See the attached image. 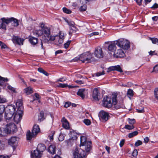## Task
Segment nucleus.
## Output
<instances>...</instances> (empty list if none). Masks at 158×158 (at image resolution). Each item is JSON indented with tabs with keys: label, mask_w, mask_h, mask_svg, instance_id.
<instances>
[{
	"label": "nucleus",
	"mask_w": 158,
	"mask_h": 158,
	"mask_svg": "<svg viewBox=\"0 0 158 158\" xmlns=\"http://www.w3.org/2000/svg\"><path fill=\"white\" fill-rule=\"evenodd\" d=\"M43 35L40 44L42 49H44L43 43L49 44L50 42L55 40V37L51 34V29L49 27H44L42 29Z\"/></svg>",
	"instance_id": "nucleus-1"
},
{
	"label": "nucleus",
	"mask_w": 158,
	"mask_h": 158,
	"mask_svg": "<svg viewBox=\"0 0 158 158\" xmlns=\"http://www.w3.org/2000/svg\"><path fill=\"white\" fill-rule=\"evenodd\" d=\"M93 54L89 52H86L81 54L80 56V60L83 63H91L94 61Z\"/></svg>",
	"instance_id": "nucleus-2"
},
{
	"label": "nucleus",
	"mask_w": 158,
	"mask_h": 158,
	"mask_svg": "<svg viewBox=\"0 0 158 158\" xmlns=\"http://www.w3.org/2000/svg\"><path fill=\"white\" fill-rule=\"evenodd\" d=\"M40 131L39 125H35L32 130L31 133L30 131H27V140H30L33 138L35 137L38 133Z\"/></svg>",
	"instance_id": "nucleus-3"
},
{
	"label": "nucleus",
	"mask_w": 158,
	"mask_h": 158,
	"mask_svg": "<svg viewBox=\"0 0 158 158\" xmlns=\"http://www.w3.org/2000/svg\"><path fill=\"white\" fill-rule=\"evenodd\" d=\"M116 44L123 49L127 50L130 47L129 42L123 39H120L116 41Z\"/></svg>",
	"instance_id": "nucleus-4"
},
{
	"label": "nucleus",
	"mask_w": 158,
	"mask_h": 158,
	"mask_svg": "<svg viewBox=\"0 0 158 158\" xmlns=\"http://www.w3.org/2000/svg\"><path fill=\"white\" fill-rule=\"evenodd\" d=\"M80 141V146H84L86 152L89 151L91 148V142H87L86 138L84 136H81Z\"/></svg>",
	"instance_id": "nucleus-5"
},
{
	"label": "nucleus",
	"mask_w": 158,
	"mask_h": 158,
	"mask_svg": "<svg viewBox=\"0 0 158 158\" xmlns=\"http://www.w3.org/2000/svg\"><path fill=\"white\" fill-rule=\"evenodd\" d=\"M73 158H86V154L84 150L81 148H76L73 152Z\"/></svg>",
	"instance_id": "nucleus-6"
},
{
	"label": "nucleus",
	"mask_w": 158,
	"mask_h": 158,
	"mask_svg": "<svg viewBox=\"0 0 158 158\" xmlns=\"http://www.w3.org/2000/svg\"><path fill=\"white\" fill-rule=\"evenodd\" d=\"M117 94H113L112 97V104L114 105L113 107L117 109L121 108H123V103L122 101H121L120 103H117Z\"/></svg>",
	"instance_id": "nucleus-7"
},
{
	"label": "nucleus",
	"mask_w": 158,
	"mask_h": 158,
	"mask_svg": "<svg viewBox=\"0 0 158 158\" xmlns=\"http://www.w3.org/2000/svg\"><path fill=\"white\" fill-rule=\"evenodd\" d=\"M78 134L73 130H71L70 131L69 136L70 138L66 141L67 142L68 145H69L70 143L73 142V140H76L77 138Z\"/></svg>",
	"instance_id": "nucleus-8"
},
{
	"label": "nucleus",
	"mask_w": 158,
	"mask_h": 158,
	"mask_svg": "<svg viewBox=\"0 0 158 158\" xmlns=\"http://www.w3.org/2000/svg\"><path fill=\"white\" fill-rule=\"evenodd\" d=\"M17 128L16 125L13 123H10L6 125L5 131L7 132L10 133L11 132H15L17 131Z\"/></svg>",
	"instance_id": "nucleus-9"
},
{
	"label": "nucleus",
	"mask_w": 158,
	"mask_h": 158,
	"mask_svg": "<svg viewBox=\"0 0 158 158\" xmlns=\"http://www.w3.org/2000/svg\"><path fill=\"white\" fill-rule=\"evenodd\" d=\"M103 106L106 107L110 108L112 106V103L111 102V99L107 96L104 98L103 100Z\"/></svg>",
	"instance_id": "nucleus-10"
},
{
	"label": "nucleus",
	"mask_w": 158,
	"mask_h": 158,
	"mask_svg": "<svg viewBox=\"0 0 158 158\" xmlns=\"http://www.w3.org/2000/svg\"><path fill=\"white\" fill-rule=\"evenodd\" d=\"M100 119L103 122L107 121L109 116L108 113L104 111H101L99 114Z\"/></svg>",
	"instance_id": "nucleus-11"
},
{
	"label": "nucleus",
	"mask_w": 158,
	"mask_h": 158,
	"mask_svg": "<svg viewBox=\"0 0 158 158\" xmlns=\"http://www.w3.org/2000/svg\"><path fill=\"white\" fill-rule=\"evenodd\" d=\"M94 55L98 58H102L104 56V54L102 48L100 47L96 48L94 51Z\"/></svg>",
	"instance_id": "nucleus-12"
},
{
	"label": "nucleus",
	"mask_w": 158,
	"mask_h": 158,
	"mask_svg": "<svg viewBox=\"0 0 158 158\" xmlns=\"http://www.w3.org/2000/svg\"><path fill=\"white\" fill-rule=\"evenodd\" d=\"M100 93L98 89L97 88H94L93 90L92 96L93 99L96 101H99L100 99L99 96Z\"/></svg>",
	"instance_id": "nucleus-13"
},
{
	"label": "nucleus",
	"mask_w": 158,
	"mask_h": 158,
	"mask_svg": "<svg viewBox=\"0 0 158 158\" xmlns=\"http://www.w3.org/2000/svg\"><path fill=\"white\" fill-rule=\"evenodd\" d=\"M18 138L16 137H12L8 140V143L9 145L14 147L17 145L18 143Z\"/></svg>",
	"instance_id": "nucleus-14"
},
{
	"label": "nucleus",
	"mask_w": 158,
	"mask_h": 158,
	"mask_svg": "<svg viewBox=\"0 0 158 158\" xmlns=\"http://www.w3.org/2000/svg\"><path fill=\"white\" fill-rule=\"evenodd\" d=\"M12 41L15 43H16L19 45H23L24 40L17 36H14Z\"/></svg>",
	"instance_id": "nucleus-15"
},
{
	"label": "nucleus",
	"mask_w": 158,
	"mask_h": 158,
	"mask_svg": "<svg viewBox=\"0 0 158 158\" xmlns=\"http://www.w3.org/2000/svg\"><path fill=\"white\" fill-rule=\"evenodd\" d=\"M22 113H22L20 112H18V111H17L16 113L15 114L13 119L14 121L17 123H18L20 121L22 116Z\"/></svg>",
	"instance_id": "nucleus-16"
},
{
	"label": "nucleus",
	"mask_w": 158,
	"mask_h": 158,
	"mask_svg": "<svg viewBox=\"0 0 158 158\" xmlns=\"http://www.w3.org/2000/svg\"><path fill=\"white\" fill-rule=\"evenodd\" d=\"M114 57L116 58H122L124 57L125 56V54L123 51L121 49H119L114 52Z\"/></svg>",
	"instance_id": "nucleus-17"
},
{
	"label": "nucleus",
	"mask_w": 158,
	"mask_h": 158,
	"mask_svg": "<svg viewBox=\"0 0 158 158\" xmlns=\"http://www.w3.org/2000/svg\"><path fill=\"white\" fill-rule=\"evenodd\" d=\"M42 154L38 151L36 149L33 152H31V158H40L41 157Z\"/></svg>",
	"instance_id": "nucleus-18"
},
{
	"label": "nucleus",
	"mask_w": 158,
	"mask_h": 158,
	"mask_svg": "<svg viewBox=\"0 0 158 158\" xmlns=\"http://www.w3.org/2000/svg\"><path fill=\"white\" fill-rule=\"evenodd\" d=\"M15 110V106L14 105H9L6 107V111L7 113L14 114Z\"/></svg>",
	"instance_id": "nucleus-19"
},
{
	"label": "nucleus",
	"mask_w": 158,
	"mask_h": 158,
	"mask_svg": "<svg viewBox=\"0 0 158 158\" xmlns=\"http://www.w3.org/2000/svg\"><path fill=\"white\" fill-rule=\"evenodd\" d=\"M116 41H114L113 43H111L109 44L108 46V51L112 52H114L116 51Z\"/></svg>",
	"instance_id": "nucleus-20"
},
{
	"label": "nucleus",
	"mask_w": 158,
	"mask_h": 158,
	"mask_svg": "<svg viewBox=\"0 0 158 158\" xmlns=\"http://www.w3.org/2000/svg\"><path fill=\"white\" fill-rule=\"evenodd\" d=\"M63 127L66 129L69 128V123L64 117H63L61 120Z\"/></svg>",
	"instance_id": "nucleus-21"
},
{
	"label": "nucleus",
	"mask_w": 158,
	"mask_h": 158,
	"mask_svg": "<svg viewBox=\"0 0 158 158\" xmlns=\"http://www.w3.org/2000/svg\"><path fill=\"white\" fill-rule=\"evenodd\" d=\"M56 148L54 144L51 145L48 149V152L51 154L53 155L56 153Z\"/></svg>",
	"instance_id": "nucleus-22"
},
{
	"label": "nucleus",
	"mask_w": 158,
	"mask_h": 158,
	"mask_svg": "<svg viewBox=\"0 0 158 158\" xmlns=\"http://www.w3.org/2000/svg\"><path fill=\"white\" fill-rule=\"evenodd\" d=\"M16 105L18 107L17 111H19L21 113L23 112V106L22 102L20 100H19L16 103Z\"/></svg>",
	"instance_id": "nucleus-23"
},
{
	"label": "nucleus",
	"mask_w": 158,
	"mask_h": 158,
	"mask_svg": "<svg viewBox=\"0 0 158 158\" xmlns=\"http://www.w3.org/2000/svg\"><path fill=\"white\" fill-rule=\"evenodd\" d=\"M14 114L7 113L6 111H5L4 117L6 122H8L11 120Z\"/></svg>",
	"instance_id": "nucleus-24"
},
{
	"label": "nucleus",
	"mask_w": 158,
	"mask_h": 158,
	"mask_svg": "<svg viewBox=\"0 0 158 158\" xmlns=\"http://www.w3.org/2000/svg\"><path fill=\"white\" fill-rule=\"evenodd\" d=\"M108 69H109L110 71L116 70L121 73L123 72L121 67L119 65L110 67Z\"/></svg>",
	"instance_id": "nucleus-25"
},
{
	"label": "nucleus",
	"mask_w": 158,
	"mask_h": 158,
	"mask_svg": "<svg viewBox=\"0 0 158 158\" xmlns=\"http://www.w3.org/2000/svg\"><path fill=\"white\" fill-rule=\"evenodd\" d=\"M46 149V147L44 144H38L36 149L38 151H39L40 152L42 153Z\"/></svg>",
	"instance_id": "nucleus-26"
},
{
	"label": "nucleus",
	"mask_w": 158,
	"mask_h": 158,
	"mask_svg": "<svg viewBox=\"0 0 158 158\" xmlns=\"http://www.w3.org/2000/svg\"><path fill=\"white\" fill-rule=\"evenodd\" d=\"M85 89H80L77 92V94L82 99H84L85 97Z\"/></svg>",
	"instance_id": "nucleus-27"
},
{
	"label": "nucleus",
	"mask_w": 158,
	"mask_h": 158,
	"mask_svg": "<svg viewBox=\"0 0 158 158\" xmlns=\"http://www.w3.org/2000/svg\"><path fill=\"white\" fill-rule=\"evenodd\" d=\"M24 92L27 95H29L33 93V89L31 87H28L24 89Z\"/></svg>",
	"instance_id": "nucleus-28"
},
{
	"label": "nucleus",
	"mask_w": 158,
	"mask_h": 158,
	"mask_svg": "<svg viewBox=\"0 0 158 158\" xmlns=\"http://www.w3.org/2000/svg\"><path fill=\"white\" fill-rule=\"evenodd\" d=\"M29 41L32 45H35L38 42V39L34 37H31L29 39Z\"/></svg>",
	"instance_id": "nucleus-29"
},
{
	"label": "nucleus",
	"mask_w": 158,
	"mask_h": 158,
	"mask_svg": "<svg viewBox=\"0 0 158 158\" xmlns=\"http://www.w3.org/2000/svg\"><path fill=\"white\" fill-rule=\"evenodd\" d=\"M13 19H12L11 23L12 25L15 27H18L19 25L18 20L13 17H12Z\"/></svg>",
	"instance_id": "nucleus-30"
},
{
	"label": "nucleus",
	"mask_w": 158,
	"mask_h": 158,
	"mask_svg": "<svg viewBox=\"0 0 158 158\" xmlns=\"http://www.w3.org/2000/svg\"><path fill=\"white\" fill-rule=\"evenodd\" d=\"M13 19L12 17L5 18H3L1 19V20L2 22H4L6 24H8L10 23L11 22L12 19Z\"/></svg>",
	"instance_id": "nucleus-31"
},
{
	"label": "nucleus",
	"mask_w": 158,
	"mask_h": 158,
	"mask_svg": "<svg viewBox=\"0 0 158 158\" xmlns=\"http://www.w3.org/2000/svg\"><path fill=\"white\" fill-rule=\"evenodd\" d=\"M77 30V29L75 26L70 27L69 34L71 36L73 33H75Z\"/></svg>",
	"instance_id": "nucleus-32"
},
{
	"label": "nucleus",
	"mask_w": 158,
	"mask_h": 158,
	"mask_svg": "<svg viewBox=\"0 0 158 158\" xmlns=\"http://www.w3.org/2000/svg\"><path fill=\"white\" fill-rule=\"evenodd\" d=\"M54 37H55V40H56V43L55 44H56L57 45H59L63 43L64 40L63 38H57L56 37V36H55Z\"/></svg>",
	"instance_id": "nucleus-33"
},
{
	"label": "nucleus",
	"mask_w": 158,
	"mask_h": 158,
	"mask_svg": "<svg viewBox=\"0 0 158 158\" xmlns=\"http://www.w3.org/2000/svg\"><path fill=\"white\" fill-rule=\"evenodd\" d=\"M8 80L7 78H4L0 76V85H3L5 81H7Z\"/></svg>",
	"instance_id": "nucleus-34"
},
{
	"label": "nucleus",
	"mask_w": 158,
	"mask_h": 158,
	"mask_svg": "<svg viewBox=\"0 0 158 158\" xmlns=\"http://www.w3.org/2000/svg\"><path fill=\"white\" fill-rule=\"evenodd\" d=\"M5 109L4 105H0V116H2V114L5 111Z\"/></svg>",
	"instance_id": "nucleus-35"
},
{
	"label": "nucleus",
	"mask_w": 158,
	"mask_h": 158,
	"mask_svg": "<svg viewBox=\"0 0 158 158\" xmlns=\"http://www.w3.org/2000/svg\"><path fill=\"white\" fill-rule=\"evenodd\" d=\"M149 39L151 40L153 44L158 45V39L155 38L149 37Z\"/></svg>",
	"instance_id": "nucleus-36"
},
{
	"label": "nucleus",
	"mask_w": 158,
	"mask_h": 158,
	"mask_svg": "<svg viewBox=\"0 0 158 158\" xmlns=\"http://www.w3.org/2000/svg\"><path fill=\"white\" fill-rule=\"evenodd\" d=\"M138 133L137 131H135L133 132L130 133L128 135V137L130 138H131L137 135Z\"/></svg>",
	"instance_id": "nucleus-37"
},
{
	"label": "nucleus",
	"mask_w": 158,
	"mask_h": 158,
	"mask_svg": "<svg viewBox=\"0 0 158 158\" xmlns=\"http://www.w3.org/2000/svg\"><path fill=\"white\" fill-rule=\"evenodd\" d=\"M38 71L40 73H42L46 76H48V73L44 71L43 69L39 68L38 69Z\"/></svg>",
	"instance_id": "nucleus-38"
},
{
	"label": "nucleus",
	"mask_w": 158,
	"mask_h": 158,
	"mask_svg": "<svg viewBox=\"0 0 158 158\" xmlns=\"http://www.w3.org/2000/svg\"><path fill=\"white\" fill-rule=\"evenodd\" d=\"M65 21L68 23L69 25L71 27H74L75 23L73 21H69L68 20H66Z\"/></svg>",
	"instance_id": "nucleus-39"
},
{
	"label": "nucleus",
	"mask_w": 158,
	"mask_h": 158,
	"mask_svg": "<svg viewBox=\"0 0 158 158\" xmlns=\"http://www.w3.org/2000/svg\"><path fill=\"white\" fill-rule=\"evenodd\" d=\"M7 102V100L5 98L0 96V103H4Z\"/></svg>",
	"instance_id": "nucleus-40"
},
{
	"label": "nucleus",
	"mask_w": 158,
	"mask_h": 158,
	"mask_svg": "<svg viewBox=\"0 0 158 158\" xmlns=\"http://www.w3.org/2000/svg\"><path fill=\"white\" fill-rule=\"evenodd\" d=\"M44 117V113L43 111H41L40 112V114L38 116V120L40 121H42Z\"/></svg>",
	"instance_id": "nucleus-41"
},
{
	"label": "nucleus",
	"mask_w": 158,
	"mask_h": 158,
	"mask_svg": "<svg viewBox=\"0 0 158 158\" xmlns=\"http://www.w3.org/2000/svg\"><path fill=\"white\" fill-rule=\"evenodd\" d=\"M127 94L129 97H132L133 96V91L132 89H129L127 91Z\"/></svg>",
	"instance_id": "nucleus-42"
},
{
	"label": "nucleus",
	"mask_w": 158,
	"mask_h": 158,
	"mask_svg": "<svg viewBox=\"0 0 158 158\" xmlns=\"http://www.w3.org/2000/svg\"><path fill=\"white\" fill-rule=\"evenodd\" d=\"M65 135L64 134L60 133L59 137V140L60 141H61L64 139Z\"/></svg>",
	"instance_id": "nucleus-43"
},
{
	"label": "nucleus",
	"mask_w": 158,
	"mask_h": 158,
	"mask_svg": "<svg viewBox=\"0 0 158 158\" xmlns=\"http://www.w3.org/2000/svg\"><path fill=\"white\" fill-rule=\"evenodd\" d=\"M63 10L64 13L67 14H70L72 12L70 10L68 9L66 7H63Z\"/></svg>",
	"instance_id": "nucleus-44"
},
{
	"label": "nucleus",
	"mask_w": 158,
	"mask_h": 158,
	"mask_svg": "<svg viewBox=\"0 0 158 158\" xmlns=\"http://www.w3.org/2000/svg\"><path fill=\"white\" fill-rule=\"evenodd\" d=\"M57 38H63V39L64 38V34L61 31H60L59 33V35H56Z\"/></svg>",
	"instance_id": "nucleus-45"
},
{
	"label": "nucleus",
	"mask_w": 158,
	"mask_h": 158,
	"mask_svg": "<svg viewBox=\"0 0 158 158\" xmlns=\"http://www.w3.org/2000/svg\"><path fill=\"white\" fill-rule=\"evenodd\" d=\"M86 9V6L85 5H83L79 8V10L81 11H85Z\"/></svg>",
	"instance_id": "nucleus-46"
},
{
	"label": "nucleus",
	"mask_w": 158,
	"mask_h": 158,
	"mask_svg": "<svg viewBox=\"0 0 158 158\" xmlns=\"http://www.w3.org/2000/svg\"><path fill=\"white\" fill-rule=\"evenodd\" d=\"M83 122L87 125H89L91 123L90 121L88 119H85L83 120Z\"/></svg>",
	"instance_id": "nucleus-47"
},
{
	"label": "nucleus",
	"mask_w": 158,
	"mask_h": 158,
	"mask_svg": "<svg viewBox=\"0 0 158 158\" xmlns=\"http://www.w3.org/2000/svg\"><path fill=\"white\" fill-rule=\"evenodd\" d=\"M35 33L36 35L38 36L41 35L42 34H43L42 29H41V30L35 31Z\"/></svg>",
	"instance_id": "nucleus-48"
},
{
	"label": "nucleus",
	"mask_w": 158,
	"mask_h": 158,
	"mask_svg": "<svg viewBox=\"0 0 158 158\" xmlns=\"http://www.w3.org/2000/svg\"><path fill=\"white\" fill-rule=\"evenodd\" d=\"M154 95L155 98L158 100V88H156L155 89Z\"/></svg>",
	"instance_id": "nucleus-49"
},
{
	"label": "nucleus",
	"mask_w": 158,
	"mask_h": 158,
	"mask_svg": "<svg viewBox=\"0 0 158 158\" xmlns=\"http://www.w3.org/2000/svg\"><path fill=\"white\" fill-rule=\"evenodd\" d=\"M125 128L128 130H131L134 128V127L133 125H126L125 126Z\"/></svg>",
	"instance_id": "nucleus-50"
},
{
	"label": "nucleus",
	"mask_w": 158,
	"mask_h": 158,
	"mask_svg": "<svg viewBox=\"0 0 158 158\" xmlns=\"http://www.w3.org/2000/svg\"><path fill=\"white\" fill-rule=\"evenodd\" d=\"M0 46L2 49H5L7 48V46L4 43L0 41Z\"/></svg>",
	"instance_id": "nucleus-51"
},
{
	"label": "nucleus",
	"mask_w": 158,
	"mask_h": 158,
	"mask_svg": "<svg viewBox=\"0 0 158 158\" xmlns=\"http://www.w3.org/2000/svg\"><path fill=\"white\" fill-rule=\"evenodd\" d=\"M5 23L4 22H2V23H1V22H0V29L2 28L5 30L6 29V26Z\"/></svg>",
	"instance_id": "nucleus-52"
},
{
	"label": "nucleus",
	"mask_w": 158,
	"mask_h": 158,
	"mask_svg": "<svg viewBox=\"0 0 158 158\" xmlns=\"http://www.w3.org/2000/svg\"><path fill=\"white\" fill-rule=\"evenodd\" d=\"M128 121L129 124L132 125L134 124L135 122V119H130L129 118H128Z\"/></svg>",
	"instance_id": "nucleus-53"
},
{
	"label": "nucleus",
	"mask_w": 158,
	"mask_h": 158,
	"mask_svg": "<svg viewBox=\"0 0 158 158\" xmlns=\"http://www.w3.org/2000/svg\"><path fill=\"white\" fill-rule=\"evenodd\" d=\"M142 144V142L140 140H138L135 143V146L137 147L141 145Z\"/></svg>",
	"instance_id": "nucleus-54"
},
{
	"label": "nucleus",
	"mask_w": 158,
	"mask_h": 158,
	"mask_svg": "<svg viewBox=\"0 0 158 158\" xmlns=\"http://www.w3.org/2000/svg\"><path fill=\"white\" fill-rule=\"evenodd\" d=\"M79 1L80 3L83 4L85 5L87 3V1H89V0H78Z\"/></svg>",
	"instance_id": "nucleus-55"
},
{
	"label": "nucleus",
	"mask_w": 158,
	"mask_h": 158,
	"mask_svg": "<svg viewBox=\"0 0 158 158\" xmlns=\"http://www.w3.org/2000/svg\"><path fill=\"white\" fill-rule=\"evenodd\" d=\"M59 85L58 86L59 87L62 88L66 87L68 86V85L67 84L59 83Z\"/></svg>",
	"instance_id": "nucleus-56"
},
{
	"label": "nucleus",
	"mask_w": 158,
	"mask_h": 158,
	"mask_svg": "<svg viewBox=\"0 0 158 158\" xmlns=\"http://www.w3.org/2000/svg\"><path fill=\"white\" fill-rule=\"evenodd\" d=\"M71 42V41H68L66 43H65L64 44V48L66 49L68 48L70 43Z\"/></svg>",
	"instance_id": "nucleus-57"
},
{
	"label": "nucleus",
	"mask_w": 158,
	"mask_h": 158,
	"mask_svg": "<svg viewBox=\"0 0 158 158\" xmlns=\"http://www.w3.org/2000/svg\"><path fill=\"white\" fill-rule=\"evenodd\" d=\"M158 72V64L156 65L153 68L152 72Z\"/></svg>",
	"instance_id": "nucleus-58"
},
{
	"label": "nucleus",
	"mask_w": 158,
	"mask_h": 158,
	"mask_svg": "<svg viewBox=\"0 0 158 158\" xmlns=\"http://www.w3.org/2000/svg\"><path fill=\"white\" fill-rule=\"evenodd\" d=\"M104 72V71H103L101 72H99L97 73H96L95 74L98 77L105 74Z\"/></svg>",
	"instance_id": "nucleus-59"
},
{
	"label": "nucleus",
	"mask_w": 158,
	"mask_h": 158,
	"mask_svg": "<svg viewBox=\"0 0 158 158\" xmlns=\"http://www.w3.org/2000/svg\"><path fill=\"white\" fill-rule=\"evenodd\" d=\"M138 154V151L136 149H135L132 152V156H133L136 157L137 156Z\"/></svg>",
	"instance_id": "nucleus-60"
},
{
	"label": "nucleus",
	"mask_w": 158,
	"mask_h": 158,
	"mask_svg": "<svg viewBox=\"0 0 158 158\" xmlns=\"http://www.w3.org/2000/svg\"><path fill=\"white\" fill-rule=\"evenodd\" d=\"M7 88L8 89L11 90L14 92H15V88L12 87L10 85H8L7 87Z\"/></svg>",
	"instance_id": "nucleus-61"
},
{
	"label": "nucleus",
	"mask_w": 158,
	"mask_h": 158,
	"mask_svg": "<svg viewBox=\"0 0 158 158\" xmlns=\"http://www.w3.org/2000/svg\"><path fill=\"white\" fill-rule=\"evenodd\" d=\"M71 102H67L65 103L64 105V106L65 108H67L69 107L71 105Z\"/></svg>",
	"instance_id": "nucleus-62"
},
{
	"label": "nucleus",
	"mask_w": 158,
	"mask_h": 158,
	"mask_svg": "<svg viewBox=\"0 0 158 158\" xmlns=\"http://www.w3.org/2000/svg\"><path fill=\"white\" fill-rule=\"evenodd\" d=\"M151 8L152 9L158 8V4L155 3Z\"/></svg>",
	"instance_id": "nucleus-63"
},
{
	"label": "nucleus",
	"mask_w": 158,
	"mask_h": 158,
	"mask_svg": "<svg viewBox=\"0 0 158 158\" xmlns=\"http://www.w3.org/2000/svg\"><path fill=\"white\" fill-rule=\"evenodd\" d=\"M124 142H125L124 139H122L121 141L120 144H119L120 146L121 147H122L123 146V145L124 144Z\"/></svg>",
	"instance_id": "nucleus-64"
}]
</instances>
